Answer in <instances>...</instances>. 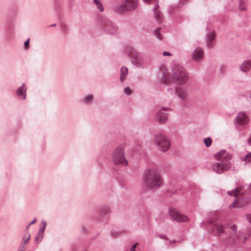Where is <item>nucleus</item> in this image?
Returning <instances> with one entry per match:
<instances>
[{"mask_svg":"<svg viewBox=\"0 0 251 251\" xmlns=\"http://www.w3.org/2000/svg\"><path fill=\"white\" fill-rule=\"evenodd\" d=\"M94 100V95L93 94H88L85 95L81 100V102L87 106L91 105Z\"/></svg>","mask_w":251,"mask_h":251,"instance_id":"17","label":"nucleus"},{"mask_svg":"<svg viewBox=\"0 0 251 251\" xmlns=\"http://www.w3.org/2000/svg\"><path fill=\"white\" fill-rule=\"evenodd\" d=\"M41 224L43 226L40 228L38 232V235L35 238L36 242L37 244L40 243L43 238L44 231L47 226V223L46 221H44L41 222Z\"/></svg>","mask_w":251,"mask_h":251,"instance_id":"15","label":"nucleus"},{"mask_svg":"<svg viewBox=\"0 0 251 251\" xmlns=\"http://www.w3.org/2000/svg\"><path fill=\"white\" fill-rule=\"evenodd\" d=\"M160 28L158 27L154 30V36L159 40H161L163 39V36L160 33Z\"/></svg>","mask_w":251,"mask_h":251,"instance_id":"23","label":"nucleus"},{"mask_svg":"<svg viewBox=\"0 0 251 251\" xmlns=\"http://www.w3.org/2000/svg\"><path fill=\"white\" fill-rule=\"evenodd\" d=\"M157 117V121L160 124L165 123L168 119V116L166 114L163 113L159 110L156 114Z\"/></svg>","mask_w":251,"mask_h":251,"instance_id":"18","label":"nucleus"},{"mask_svg":"<svg viewBox=\"0 0 251 251\" xmlns=\"http://www.w3.org/2000/svg\"><path fill=\"white\" fill-rule=\"evenodd\" d=\"M241 189V187H238L231 191H228L227 194L229 196H237V195L241 194L240 190Z\"/></svg>","mask_w":251,"mask_h":251,"instance_id":"22","label":"nucleus"},{"mask_svg":"<svg viewBox=\"0 0 251 251\" xmlns=\"http://www.w3.org/2000/svg\"><path fill=\"white\" fill-rule=\"evenodd\" d=\"M171 109L169 107H163L161 110H164V111H168V110H170Z\"/></svg>","mask_w":251,"mask_h":251,"instance_id":"41","label":"nucleus"},{"mask_svg":"<svg viewBox=\"0 0 251 251\" xmlns=\"http://www.w3.org/2000/svg\"><path fill=\"white\" fill-rule=\"evenodd\" d=\"M175 92L180 100L184 101L187 100L188 92L185 89L181 87L176 88L175 90Z\"/></svg>","mask_w":251,"mask_h":251,"instance_id":"13","label":"nucleus"},{"mask_svg":"<svg viewBox=\"0 0 251 251\" xmlns=\"http://www.w3.org/2000/svg\"><path fill=\"white\" fill-rule=\"evenodd\" d=\"M29 226H28V225L27 226L26 228V230H27L28 229V228H29Z\"/></svg>","mask_w":251,"mask_h":251,"instance_id":"47","label":"nucleus"},{"mask_svg":"<svg viewBox=\"0 0 251 251\" xmlns=\"http://www.w3.org/2000/svg\"><path fill=\"white\" fill-rule=\"evenodd\" d=\"M216 38L214 32L207 31L206 35V45L208 47H211L213 46V41Z\"/></svg>","mask_w":251,"mask_h":251,"instance_id":"16","label":"nucleus"},{"mask_svg":"<svg viewBox=\"0 0 251 251\" xmlns=\"http://www.w3.org/2000/svg\"><path fill=\"white\" fill-rule=\"evenodd\" d=\"M237 229V227L235 225L231 226L229 229L228 241L232 245H235L237 242H239L238 236L236 233Z\"/></svg>","mask_w":251,"mask_h":251,"instance_id":"9","label":"nucleus"},{"mask_svg":"<svg viewBox=\"0 0 251 251\" xmlns=\"http://www.w3.org/2000/svg\"><path fill=\"white\" fill-rule=\"evenodd\" d=\"M233 207H240L241 205L238 204V201H235L232 204Z\"/></svg>","mask_w":251,"mask_h":251,"instance_id":"34","label":"nucleus"},{"mask_svg":"<svg viewBox=\"0 0 251 251\" xmlns=\"http://www.w3.org/2000/svg\"><path fill=\"white\" fill-rule=\"evenodd\" d=\"M128 73V70L126 67L123 66L121 68L120 81L121 82H123L126 80Z\"/></svg>","mask_w":251,"mask_h":251,"instance_id":"20","label":"nucleus"},{"mask_svg":"<svg viewBox=\"0 0 251 251\" xmlns=\"http://www.w3.org/2000/svg\"><path fill=\"white\" fill-rule=\"evenodd\" d=\"M239 9L241 11H243L246 9V6L245 5V2L244 0H239Z\"/></svg>","mask_w":251,"mask_h":251,"instance_id":"27","label":"nucleus"},{"mask_svg":"<svg viewBox=\"0 0 251 251\" xmlns=\"http://www.w3.org/2000/svg\"><path fill=\"white\" fill-rule=\"evenodd\" d=\"M246 219L250 223H251V214H247Z\"/></svg>","mask_w":251,"mask_h":251,"instance_id":"37","label":"nucleus"},{"mask_svg":"<svg viewBox=\"0 0 251 251\" xmlns=\"http://www.w3.org/2000/svg\"><path fill=\"white\" fill-rule=\"evenodd\" d=\"M14 94L17 100L24 101L27 98V86L25 83L16 88L14 91Z\"/></svg>","mask_w":251,"mask_h":251,"instance_id":"7","label":"nucleus"},{"mask_svg":"<svg viewBox=\"0 0 251 251\" xmlns=\"http://www.w3.org/2000/svg\"><path fill=\"white\" fill-rule=\"evenodd\" d=\"M203 142L206 147H209L211 145L212 139L210 137H207L204 139Z\"/></svg>","mask_w":251,"mask_h":251,"instance_id":"28","label":"nucleus"},{"mask_svg":"<svg viewBox=\"0 0 251 251\" xmlns=\"http://www.w3.org/2000/svg\"><path fill=\"white\" fill-rule=\"evenodd\" d=\"M126 9V7L125 6V4H118L115 6L116 10L120 13L123 12Z\"/></svg>","mask_w":251,"mask_h":251,"instance_id":"25","label":"nucleus"},{"mask_svg":"<svg viewBox=\"0 0 251 251\" xmlns=\"http://www.w3.org/2000/svg\"><path fill=\"white\" fill-rule=\"evenodd\" d=\"M250 38H251V35H250Z\"/></svg>","mask_w":251,"mask_h":251,"instance_id":"49","label":"nucleus"},{"mask_svg":"<svg viewBox=\"0 0 251 251\" xmlns=\"http://www.w3.org/2000/svg\"><path fill=\"white\" fill-rule=\"evenodd\" d=\"M160 237L161 238H162V239H165L166 238V236H165L160 235Z\"/></svg>","mask_w":251,"mask_h":251,"instance_id":"44","label":"nucleus"},{"mask_svg":"<svg viewBox=\"0 0 251 251\" xmlns=\"http://www.w3.org/2000/svg\"><path fill=\"white\" fill-rule=\"evenodd\" d=\"M145 3L147 4H151L153 1H156V0H142Z\"/></svg>","mask_w":251,"mask_h":251,"instance_id":"36","label":"nucleus"},{"mask_svg":"<svg viewBox=\"0 0 251 251\" xmlns=\"http://www.w3.org/2000/svg\"><path fill=\"white\" fill-rule=\"evenodd\" d=\"M24 47L25 50H28L29 47V39H26L24 43Z\"/></svg>","mask_w":251,"mask_h":251,"instance_id":"33","label":"nucleus"},{"mask_svg":"<svg viewBox=\"0 0 251 251\" xmlns=\"http://www.w3.org/2000/svg\"><path fill=\"white\" fill-rule=\"evenodd\" d=\"M248 189V191L250 193V195H251L250 198L251 199V183L249 184Z\"/></svg>","mask_w":251,"mask_h":251,"instance_id":"40","label":"nucleus"},{"mask_svg":"<svg viewBox=\"0 0 251 251\" xmlns=\"http://www.w3.org/2000/svg\"><path fill=\"white\" fill-rule=\"evenodd\" d=\"M251 69V60L244 61L240 66V69L242 72L249 71Z\"/></svg>","mask_w":251,"mask_h":251,"instance_id":"19","label":"nucleus"},{"mask_svg":"<svg viewBox=\"0 0 251 251\" xmlns=\"http://www.w3.org/2000/svg\"><path fill=\"white\" fill-rule=\"evenodd\" d=\"M236 120L238 124L245 126L248 123L249 118L246 113L244 112H240L236 117Z\"/></svg>","mask_w":251,"mask_h":251,"instance_id":"12","label":"nucleus"},{"mask_svg":"<svg viewBox=\"0 0 251 251\" xmlns=\"http://www.w3.org/2000/svg\"><path fill=\"white\" fill-rule=\"evenodd\" d=\"M55 26V24L50 25V26Z\"/></svg>","mask_w":251,"mask_h":251,"instance_id":"48","label":"nucleus"},{"mask_svg":"<svg viewBox=\"0 0 251 251\" xmlns=\"http://www.w3.org/2000/svg\"><path fill=\"white\" fill-rule=\"evenodd\" d=\"M126 51L130 57L131 63L134 66L137 68H143L144 67L145 61L141 52L129 46L126 47Z\"/></svg>","mask_w":251,"mask_h":251,"instance_id":"5","label":"nucleus"},{"mask_svg":"<svg viewBox=\"0 0 251 251\" xmlns=\"http://www.w3.org/2000/svg\"><path fill=\"white\" fill-rule=\"evenodd\" d=\"M192 59L196 62L201 61L204 57V50L201 47H197L193 51L191 55Z\"/></svg>","mask_w":251,"mask_h":251,"instance_id":"11","label":"nucleus"},{"mask_svg":"<svg viewBox=\"0 0 251 251\" xmlns=\"http://www.w3.org/2000/svg\"><path fill=\"white\" fill-rule=\"evenodd\" d=\"M175 242H176L175 240H174L173 241H170V244H171L172 243H174Z\"/></svg>","mask_w":251,"mask_h":251,"instance_id":"46","label":"nucleus"},{"mask_svg":"<svg viewBox=\"0 0 251 251\" xmlns=\"http://www.w3.org/2000/svg\"><path fill=\"white\" fill-rule=\"evenodd\" d=\"M144 186L150 190L160 188L163 183L160 173L154 169L146 170L143 174Z\"/></svg>","mask_w":251,"mask_h":251,"instance_id":"1","label":"nucleus"},{"mask_svg":"<svg viewBox=\"0 0 251 251\" xmlns=\"http://www.w3.org/2000/svg\"><path fill=\"white\" fill-rule=\"evenodd\" d=\"M30 238V235L28 232H27L25 234L23 237V241L24 242L25 244H27L29 242Z\"/></svg>","mask_w":251,"mask_h":251,"instance_id":"29","label":"nucleus"},{"mask_svg":"<svg viewBox=\"0 0 251 251\" xmlns=\"http://www.w3.org/2000/svg\"><path fill=\"white\" fill-rule=\"evenodd\" d=\"M155 18L158 23H160L163 20L162 15L159 11H154Z\"/></svg>","mask_w":251,"mask_h":251,"instance_id":"24","label":"nucleus"},{"mask_svg":"<svg viewBox=\"0 0 251 251\" xmlns=\"http://www.w3.org/2000/svg\"><path fill=\"white\" fill-rule=\"evenodd\" d=\"M154 142L159 151H167L170 147L171 142L169 138L163 134H158L154 137Z\"/></svg>","mask_w":251,"mask_h":251,"instance_id":"6","label":"nucleus"},{"mask_svg":"<svg viewBox=\"0 0 251 251\" xmlns=\"http://www.w3.org/2000/svg\"><path fill=\"white\" fill-rule=\"evenodd\" d=\"M172 72L169 74V80L176 84L180 85L188 78L185 70L178 63L173 62L171 65Z\"/></svg>","mask_w":251,"mask_h":251,"instance_id":"3","label":"nucleus"},{"mask_svg":"<svg viewBox=\"0 0 251 251\" xmlns=\"http://www.w3.org/2000/svg\"><path fill=\"white\" fill-rule=\"evenodd\" d=\"M156 1H157V3L154 5L153 7L154 12L156 11V10H157L159 7V5L158 4V0H156Z\"/></svg>","mask_w":251,"mask_h":251,"instance_id":"38","label":"nucleus"},{"mask_svg":"<svg viewBox=\"0 0 251 251\" xmlns=\"http://www.w3.org/2000/svg\"><path fill=\"white\" fill-rule=\"evenodd\" d=\"M163 54L164 56H171L172 55L170 52L167 51H164Z\"/></svg>","mask_w":251,"mask_h":251,"instance_id":"39","label":"nucleus"},{"mask_svg":"<svg viewBox=\"0 0 251 251\" xmlns=\"http://www.w3.org/2000/svg\"><path fill=\"white\" fill-rule=\"evenodd\" d=\"M248 142L249 144L251 145V134L250 138L248 139Z\"/></svg>","mask_w":251,"mask_h":251,"instance_id":"43","label":"nucleus"},{"mask_svg":"<svg viewBox=\"0 0 251 251\" xmlns=\"http://www.w3.org/2000/svg\"><path fill=\"white\" fill-rule=\"evenodd\" d=\"M138 245L137 243H135L133 245H132L130 248V251H136L135 248Z\"/></svg>","mask_w":251,"mask_h":251,"instance_id":"35","label":"nucleus"},{"mask_svg":"<svg viewBox=\"0 0 251 251\" xmlns=\"http://www.w3.org/2000/svg\"><path fill=\"white\" fill-rule=\"evenodd\" d=\"M169 214L172 220L177 222H185L188 220V218L185 215L179 213L175 208H170Z\"/></svg>","mask_w":251,"mask_h":251,"instance_id":"8","label":"nucleus"},{"mask_svg":"<svg viewBox=\"0 0 251 251\" xmlns=\"http://www.w3.org/2000/svg\"><path fill=\"white\" fill-rule=\"evenodd\" d=\"M93 2L99 11L103 12L104 11V7L101 0H93Z\"/></svg>","mask_w":251,"mask_h":251,"instance_id":"21","label":"nucleus"},{"mask_svg":"<svg viewBox=\"0 0 251 251\" xmlns=\"http://www.w3.org/2000/svg\"><path fill=\"white\" fill-rule=\"evenodd\" d=\"M160 237L161 238H162V239H165L166 238V236H165L160 235Z\"/></svg>","mask_w":251,"mask_h":251,"instance_id":"45","label":"nucleus"},{"mask_svg":"<svg viewBox=\"0 0 251 251\" xmlns=\"http://www.w3.org/2000/svg\"><path fill=\"white\" fill-rule=\"evenodd\" d=\"M125 144H123L117 146L114 150L111 159L115 165H128V161L125 157Z\"/></svg>","mask_w":251,"mask_h":251,"instance_id":"4","label":"nucleus"},{"mask_svg":"<svg viewBox=\"0 0 251 251\" xmlns=\"http://www.w3.org/2000/svg\"><path fill=\"white\" fill-rule=\"evenodd\" d=\"M241 160L245 162V164L251 162V152L248 153L245 157H242L241 158Z\"/></svg>","mask_w":251,"mask_h":251,"instance_id":"26","label":"nucleus"},{"mask_svg":"<svg viewBox=\"0 0 251 251\" xmlns=\"http://www.w3.org/2000/svg\"><path fill=\"white\" fill-rule=\"evenodd\" d=\"M232 157V155L227 153L225 150L219 151L215 155V158L219 161L213 164L212 167L213 171L217 174H221L224 171L229 169L231 167L229 160Z\"/></svg>","mask_w":251,"mask_h":251,"instance_id":"2","label":"nucleus"},{"mask_svg":"<svg viewBox=\"0 0 251 251\" xmlns=\"http://www.w3.org/2000/svg\"><path fill=\"white\" fill-rule=\"evenodd\" d=\"M217 231L218 233L219 234L220 233H223L224 231V227L221 225H215Z\"/></svg>","mask_w":251,"mask_h":251,"instance_id":"31","label":"nucleus"},{"mask_svg":"<svg viewBox=\"0 0 251 251\" xmlns=\"http://www.w3.org/2000/svg\"><path fill=\"white\" fill-rule=\"evenodd\" d=\"M250 98H251V95H250Z\"/></svg>","mask_w":251,"mask_h":251,"instance_id":"50","label":"nucleus"},{"mask_svg":"<svg viewBox=\"0 0 251 251\" xmlns=\"http://www.w3.org/2000/svg\"><path fill=\"white\" fill-rule=\"evenodd\" d=\"M124 92L126 95L129 96L131 94V90L130 88L127 87L124 89Z\"/></svg>","mask_w":251,"mask_h":251,"instance_id":"32","label":"nucleus"},{"mask_svg":"<svg viewBox=\"0 0 251 251\" xmlns=\"http://www.w3.org/2000/svg\"><path fill=\"white\" fill-rule=\"evenodd\" d=\"M36 222V219H34L29 224L28 226H30L31 225L34 224Z\"/></svg>","mask_w":251,"mask_h":251,"instance_id":"42","label":"nucleus"},{"mask_svg":"<svg viewBox=\"0 0 251 251\" xmlns=\"http://www.w3.org/2000/svg\"><path fill=\"white\" fill-rule=\"evenodd\" d=\"M100 28L109 33H114L117 30V26L112 22L105 20L101 24Z\"/></svg>","mask_w":251,"mask_h":251,"instance_id":"10","label":"nucleus"},{"mask_svg":"<svg viewBox=\"0 0 251 251\" xmlns=\"http://www.w3.org/2000/svg\"><path fill=\"white\" fill-rule=\"evenodd\" d=\"M138 0H126L125 2L126 9L128 11H133L138 6Z\"/></svg>","mask_w":251,"mask_h":251,"instance_id":"14","label":"nucleus"},{"mask_svg":"<svg viewBox=\"0 0 251 251\" xmlns=\"http://www.w3.org/2000/svg\"><path fill=\"white\" fill-rule=\"evenodd\" d=\"M101 211L104 214H108L111 212V210L108 206H103L101 208Z\"/></svg>","mask_w":251,"mask_h":251,"instance_id":"30","label":"nucleus"}]
</instances>
